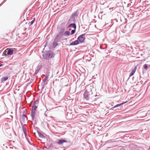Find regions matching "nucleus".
<instances>
[{"mask_svg":"<svg viewBox=\"0 0 150 150\" xmlns=\"http://www.w3.org/2000/svg\"><path fill=\"white\" fill-rule=\"evenodd\" d=\"M85 34H84L81 35L78 37L77 40L81 43L83 42L85 39Z\"/></svg>","mask_w":150,"mask_h":150,"instance_id":"4","label":"nucleus"},{"mask_svg":"<svg viewBox=\"0 0 150 150\" xmlns=\"http://www.w3.org/2000/svg\"><path fill=\"white\" fill-rule=\"evenodd\" d=\"M76 22V20L75 18H71L69 19V22L70 23H75Z\"/></svg>","mask_w":150,"mask_h":150,"instance_id":"17","label":"nucleus"},{"mask_svg":"<svg viewBox=\"0 0 150 150\" xmlns=\"http://www.w3.org/2000/svg\"><path fill=\"white\" fill-rule=\"evenodd\" d=\"M41 67H42L41 66H38L37 67V69L35 70V74H37L38 73L39 71L41 69Z\"/></svg>","mask_w":150,"mask_h":150,"instance_id":"15","label":"nucleus"},{"mask_svg":"<svg viewBox=\"0 0 150 150\" xmlns=\"http://www.w3.org/2000/svg\"><path fill=\"white\" fill-rule=\"evenodd\" d=\"M66 26H67V29H68L69 28L71 27L74 28V29H76V25L74 23H71L68 25L67 24Z\"/></svg>","mask_w":150,"mask_h":150,"instance_id":"8","label":"nucleus"},{"mask_svg":"<svg viewBox=\"0 0 150 150\" xmlns=\"http://www.w3.org/2000/svg\"><path fill=\"white\" fill-rule=\"evenodd\" d=\"M35 104H35V103H33V104L32 105V107H34V106H37L36 105H35Z\"/></svg>","mask_w":150,"mask_h":150,"instance_id":"31","label":"nucleus"},{"mask_svg":"<svg viewBox=\"0 0 150 150\" xmlns=\"http://www.w3.org/2000/svg\"><path fill=\"white\" fill-rule=\"evenodd\" d=\"M26 112L25 111H24L23 113L22 118L23 119L25 120V117H26Z\"/></svg>","mask_w":150,"mask_h":150,"instance_id":"21","label":"nucleus"},{"mask_svg":"<svg viewBox=\"0 0 150 150\" xmlns=\"http://www.w3.org/2000/svg\"><path fill=\"white\" fill-rule=\"evenodd\" d=\"M145 70H146L148 69L147 64H144L143 66Z\"/></svg>","mask_w":150,"mask_h":150,"instance_id":"25","label":"nucleus"},{"mask_svg":"<svg viewBox=\"0 0 150 150\" xmlns=\"http://www.w3.org/2000/svg\"><path fill=\"white\" fill-rule=\"evenodd\" d=\"M38 103V100H37L35 101L33 103H35V104H37Z\"/></svg>","mask_w":150,"mask_h":150,"instance_id":"30","label":"nucleus"},{"mask_svg":"<svg viewBox=\"0 0 150 150\" xmlns=\"http://www.w3.org/2000/svg\"><path fill=\"white\" fill-rule=\"evenodd\" d=\"M70 34V32L69 31H66L64 33V35L65 36H69Z\"/></svg>","mask_w":150,"mask_h":150,"instance_id":"20","label":"nucleus"},{"mask_svg":"<svg viewBox=\"0 0 150 150\" xmlns=\"http://www.w3.org/2000/svg\"><path fill=\"white\" fill-rule=\"evenodd\" d=\"M1 4L0 5V6L2 5V4Z\"/></svg>","mask_w":150,"mask_h":150,"instance_id":"35","label":"nucleus"},{"mask_svg":"<svg viewBox=\"0 0 150 150\" xmlns=\"http://www.w3.org/2000/svg\"><path fill=\"white\" fill-rule=\"evenodd\" d=\"M37 108V106L32 107L31 112V116L32 117V120H34L35 114V110Z\"/></svg>","mask_w":150,"mask_h":150,"instance_id":"2","label":"nucleus"},{"mask_svg":"<svg viewBox=\"0 0 150 150\" xmlns=\"http://www.w3.org/2000/svg\"><path fill=\"white\" fill-rule=\"evenodd\" d=\"M60 38L59 37H57V36H56L53 43V48H54L58 45V42Z\"/></svg>","mask_w":150,"mask_h":150,"instance_id":"3","label":"nucleus"},{"mask_svg":"<svg viewBox=\"0 0 150 150\" xmlns=\"http://www.w3.org/2000/svg\"><path fill=\"white\" fill-rule=\"evenodd\" d=\"M137 69V67L135 66L134 68V69H133V70L132 71H133L134 73L135 72L136 70Z\"/></svg>","mask_w":150,"mask_h":150,"instance_id":"27","label":"nucleus"},{"mask_svg":"<svg viewBox=\"0 0 150 150\" xmlns=\"http://www.w3.org/2000/svg\"><path fill=\"white\" fill-rule=\"evenodd\" d=\"M8 77L7 76H6L4 77L3 78H2L1 79V82L4 83V82L7 80L8 79Z\"/></svg>","mask_w":150,"mask_h":150,"instance_id":"14","label":"nucleus"},{"mask_svg":"<svg viewBox=\"0 0 150 150\" xmlns=\"http://www.w3.org/2000/svg\"><path fill=\"white\" fill-rule=\"evenodd\" d=\"M48 54L49 51H46L43 54V58L45 59H48Z\"/></svg>","mask_w":150,"mask_h":150,"instance_id":"9","label":"nucleus"},{"mask_svg":"<svg viewBox=\"0 0 150 150\" xmlns=\"http://www.w3.org/2000/svg\"><path fill=\"white\" fill-rule=\"evenodd\" d=\"M52 144H50V146H52Z\"/></svg>","mask_w":150,"mask_h":150,"instance_id":"34","label":"nucleus"},{"mask_svg":"<svg viewBox=\"0 0 150 150\" xmlns=\"http://www.w3.org/2000/svg\"><path fill=\"white\" fill-rule=\"evenodd\" d=\"M65 142H68L67 140L64 139H59L57 142V143L59 145H62Z\"/></svg>","mask_w":150,"mask_h":150,"instance_id":"7","label":"nucleus"},{"mask_svg":"<svg viewBox=\"0 0 150 150\" xmlns=\"http://www.w3.org/2000/svg\"><path fill=\"white\" fill-rule=\"evenodd\" d=\"M3 65L2 64H0V67H2V66H3Z\"/></svg>","mask_w":150,"mask_h":150,"instance_id":"33","label":"nucleus"},{"mask_svg":"<svg viewBox=\"0 0 150 150\" xmlns=\"http://www.w3.org/2000/svg\"><path fill=\"white\" fill-rule=\"evenodd\" d=\"M6 0L4 2H3V3H4L6 1Z\"/></svg>","mask_w":150,"mask_h":150,"instance_id":"36","label":"nucleus"},{"mask_svg":"<svg viewBox=\"0 0 150 150\" xmlns=\"http://www.w3.org/2000/svg\"><path fill=\"white\" fill-rule=\"evenodd\" d=\"M106 47L105 48H103V49H105V48H106Z\"/></svg>","mask_w":150,"mask_h":150,"instance_id":"38","label":"nucleus"},{"mask_svg":"<svg viewBox=\"0 0 150 150\" xmlns=\"http://www.w3.org/2000/svg\"><path fill=\"white\" fill-rule=\"evenodd\" d=\"M94 90L95 89L93 86H87L83 94L84 98L90 102L92 101V99H95L94 98V93L93 92Z\"/></svg>","mask_w":150,"mask_h":150,"instance_id":"1","label":"nucleus"},{"mask_svg":"<svg viewBox=\"0 0 150 150\" xmlns=\"http://www.w3.org/2000/svg\"><path fill=\"white\" fill-rule=\"evenodd\" d=\"M15 50V49H9L7 52V54L8 55H11L13 54L14 50Z\"/></svg>","mask_w":150,"mask_h":150,"instance_id":"11","label":"nucleus"},{"mask_svg":"<svg viewBox=\"0 0 150 150\" xmlns=\"http://www.w3.org/2000/svg\"><path fill=\"white\" fill-rule=\"evenodd\" d=\"M79 42L77 40L71 42L69 45V46L72 45H76L79 44Z\"/></svg>","mask_w":150,"mask_h":150,"instance_id":"12","label":"nucleus"},{"mask_svg":"<svg viewBox=\"0 0 150 150\" xmlns=\"http://www.w3.org/2000/svg\"><path fill=\"white\" fill-rule=\"evenodd\" d=\"M76 32V29H74V30H71L70 34L71 35H73Z\"/></svg>","mask_w":150,"mask_h":150,"instance_id":"24","label":"nucleus"},{"mask_svg":"<svg viewBox=\"0 0 150 150\" xmlns=\"http://www.w3.org/2000/svg\"><path fill=\"white\" fill-rule=\"evenodd\" d=\"M94 98L95 99H92V101H91V102H93V101H95L96 100L98 99L99 98L100 96H99L98 95H95L94 94Z\"/></svg>","mask_w":150,"mask_h":150,"instance_id":"18","label":"nucleus"},{"mask_svg":"<svg viewBox=\"0 0 150 150\" xmlns=\"http://www.w3.org/2000/svg\"><path fill=\"white\" fill-rule=\"evenodd\" d=\"M136 26V25H135L133 27V28L134 29L135 27Z\"/></svg>","mask_w":150,"mask_h":150,"instance_id":"32","label":"nucleus"},{"mask_svg":"<svg viewBox=\"0 0 150 150\" xmlns=\"http://www.w3.org/2000/svg\"><path fill=\"white\" fill-rule=\"evenodd\" d=\"M73 115V114H72V113H69L67 112V117H68V116H69L70 115L71 117H72L71 116Z\"/></svg>","mask_w":150,"mask_h":150,"instance_id":"26","label":"nucleus"},{"mask_svg":"<svg viewBox=\"0 0 150 150\" xmlns=\"http://www.w3.org/2000/svg\"><path fill=\"white\" fill-rule=\"evenodd\" d=\"M37 132L38 133L39 137L41 138L44 139L45 138V137L43 135V134L40 132L38 131Z\"/></svg>","mask_w":150,"mask_h":150,"instance_id":"16","label":"nucleus"},{"mask_svg":"<svg viewBox=\"0 0 150 150\" xmlns=\"http://www.w3.org/2000/svg\"><path fill=\"white\" fill-rule=\"evenodd\" d=\"M100 47V49H102V48H101V47Z\"/></svg>","mask_w":150,"mask_h":150,"instance_id":"37","label":"nucleus"},{"mask_svg":"<svg viewBox=\"0 0 150 150\" xmlns=\"http://www.w3.org/2000/svg\"><path fill=\"white\" fill-rule=\"evenodd\" d=\"M65 30V28H62L60 30V32L56 35L57 37H59L61 38L63 35V33Z\"/></svg>","mask_w":150,"mask_h":150,"instance_id":"6","label":"nucleus"},{"mask_svg":"<svg viewBox=\"0 0 150 150\" xmlns=\"http://www.w3.org/2000/svg\"><path fill=\"white\" fill-rule=\"evenodd\" d=\"M35 18H34L33 19V20L32 21H31L29 23V24L30 26L32 25L33 23H34V22L35 21Z\"/></svg>","mask_w":150,"mask_h":150,"instance_id":"23","label":"nucleus"},{"mask_svg":"<svg viewBox=\"0 0 150 150\" xmlns=\"http://www.w3.org/2000/svg\"><path fill=\"white\" fill-rule=\"evenodd\" d=\"M79 13V11L78 10H77L76 11L73 13L70 16V18H75V17H77Z\"/></svg>","mask_w":150,"mask_h":150,"instance_id":"5","label":"nucleus"},{"mask_svg":"<svg viewBox=\"0 0 150 150\" xmlns=\"http://www.w3.org/2000/svg\"><path fill=\"white\" fill-rule=\"evenodd\" d=\"M22 129L23 130V132H24V133L25 135V136H26L27 135V132H26V129H25L24 126H23V125L22 126Z\"/></svg>","mask_w":150,"mask_h":150,"instance_id":"19","label":"nucleus"},{"mask_svg":"<svg viewBox=\"0 0 150 150\" xmlns=\"http://www.w3.org/2000/svg\"><path fill=\"white\" fill-rule=\"evenodd\" d=\"M134 74V72H133V71H132L129 74V77L131 76H132V75H133Z\"/></svg>","mask_w":150,"mask_h":150,"instance_id":"29","label":"nucleus"},{"mask_svg":"<svg viewBox=\"0 0 150 150\" xmlns=\"http://www.w3.org/2000/svg\"><path fill=\"white\" fill-rule=\"evenodd\" d=\"M126 102H123V103H121L120 104H117V105H115L114 107L111 108L110 109V110H113L114 109V108H116L120 107V106L121 105H123L125 103H126Z\"/></svg>","mask_w":150,"mask_h":150,"instance_id":"13","label":"nucleus"},{"mask_svg":"<svg viewBox=\"0 0 150 150\" xmlns=\"http://www.w3.org/2000/svg\"><path fill=\"white\" fill-rule=\"evenodd\" d=\"M137 69V67L135 66L134 68V69H133V70L132 71H133L134 73L135 72L136 70Z\"/></svg>","mask_w":150,"mask_h":150,"instance_id":"28","label":"nucleus"},{"mask_svg":"<svg viewBox=\"0 0 150 150\" xmlns=\"http://www.w3.org/2000/svg\"><path fill=\"white\" fill-rule=\"evenodd\" d=\"M48 76H46L45 77V78L44 79L42 80V83H44L48 79Z\"/></svg>","mask_w":150,"mask_h":150,"instance_id":"22","label":"nucleus"},{"mask_svg":"<svg viewBox=\"0 0 150 150\" xmlns=\"http://www.w3.org/2000/svg\"><path fill=\"white\" fill-rule=\"evenodd\" d=\"M55 54L52 51H49L48 58H54L55 55Z\"/></svg>","mask_w":150,"mask_h":150,"instance_id":"10","label":"nucleus"}]
</instances>
